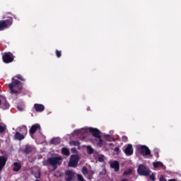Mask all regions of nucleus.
<instances>
[{
    "label": "nucleus",
    "instance_id": "obj_1",
    "mask_svg": "<svg viewBox=\"0 0 181 181\" xmlns=\"http://www.w3.org/2000/svg\"><path fill=\"white\" fill-rule=\"evenodd\" d=\"M21 81H25V79H23V77H22L21 75H16L15 77L12 78V82L11 83L8 84V88L11 93V94H19V92L18 90H15V87H17V88L21 91L23 88L22 86V83H21Z\"/></svg>",
    "mask_w": 181,
    "mask_h": 181
},
{
    "label": "nucleus",
    "instance_id": "obj_2",
    "mask_svg": "<svg viewBox=\"0 0 181 181\" xmlns=\"http://www.w3.org/2000/svg\"><path fill=\"white\" fill-rule=\"evenodd\" d=\"M63 162V158L62 156L50 157L46 160L42 161L43 166H52L54 170L57 169V166H60Z\"/></svg>",
    "mask_w": 181,
    "mask_h": 181
},
{
    "label": "nucleus",
    "instance_id": "obj_3",
    "mask_svg": "<svg viewBox=\"0 0 181 181\" xmlns=\"http://www.w3.org/2000/svg\"><path fill=\"white\" fill-rule=\"evenodd\" d=\"M12 23H13V18L12 17H9L6 20H1L0 21V32L2 30H5V29H8L10 26H12Z\"/></svg>",
    "mask_w": 181,
    "mask_h": 181
},
{
    "label": "nucleus",
    "instance_id": "obj_4",
    "mask_svg": "<svg viewBox=\"0 0 181 181\" xmlns=\"http://www.w3.org/2000/svg\"><path fill=\"white\" fill-rule=\"evenodd\" d=\"M137 173H139L140 176H149V175H151V170L146 165L141 164L138 167Z\"/></svg>",
    "mask_w": 181,
    "mask_h": 181
},
{
    "label": "nucleus",
    "instance_id": "obj_5",
    "mask_svg": "<svg viewBox=\"0 0 181 181\" xmlns=\"http://www.w3.org/2000/svg\"><path fill=\"white\" fill-rule=\"evenodd\" d=\"M15 59V57L13 56V54L11 52H5L2 56V60L4 63H6V64L9 63H12Z\"/></svg>",
    "mask_w": 181,
    "mask_h": 181
},
{
    "label": "nucleus",
    "instance_id": "obj_6",
    "mask_svg": "<svg viewBox=\"0 0 181 181\" xmlns=\"http://www.w3.org/2000/svg\"><path fill=\"white\" fill-rule=\"evenodd\" d=\"M79 160L80 157H78V155H71L69 163V168H77Z\"/></svg>",
    "mask_w": 181,
    "mask_h": 181
},
{
    "label": "nucleus",
    "instance_id": "obj_7",
    "mask_svg": "<svg viewBox=\"0 0 181 181\" xmlns=\"http://www.w3.org/2000/svg\"><path fill=\"white\" fill-rule=\"evenodd\" d=\"M139 151L143 156H151V150L145 145L139 146Z\"/></svg>",
    "mask_w": 181,
    "mask_h": 181
},
{
    "label": "nucleus",
    "instance_id": "obj_8",
    "mask_svg": "<svg viewBox=\"0 0 181 181\" xmlns=\"http://www.w3.org/2000/svg\"><path fill=\"white\" fill-rule=\"evenodd\" d=\"M42 127H40V124H33L29 129V134L30 135H35L36 134V132L41 131Z\"/></svg>",
    "mask_w": 181,
    "mask_h": 181
},
{
    "label": "nucleus",
    "instance_id": "obj_9",
    "mask_svg": "<svg viewBox=\"0 0 181 181\" xmlns=\"http://www.w3.org/2000/svg\"><path fill=\"white\" fill-rule=\"evenodd\" d=\"M88 131L90 134H92L93 136H94V138H100V136H101V132H100V130H98V129H95V128H93V127H90L88 129Z\"/></svg>",
    "mask_w": 181,
    "mask_h": 181
},
{
    "label": "nucleus",
    "instance_id": "obj_10",
    "mask_svg": "<svg viewBox=\"0 0 181 181\" xmlns=\"http://www.w3.org/2000/svg\"><path fill=\"white\" fill-rule=\"evenodd\" d=\"M7 161L8 157L0 156V172H2V169L5 168Z\"/></svg>",
    "mask_w": 181,
    "mask_h": 181
},
{
    "label": "nucleus",
    "instance_id": "obj_11",
    "mask_svg": "<svg viewBox=\"0 0 181 181\" xmlns=\"http://www.w3.org/2000/svg\"><path fill=\"white\" fill-rule=\"evenodd\" d=\"M110 168L114 169L115 172H119V162L115 160L110 162Z\"/></svg>",
    "mask_w": 181,
    "mask_h": 181
},
{
    "label": "nucleus",
    "instance_id": "obj_12",
    "mask_svg": "<svg viewBox=\"0 0 181 181\" xmlns=\"http://www.w3.org/2000/svg\"><path fill=\"white\" fill-rule=\"evenodd\" d=\"M124 152L127 156H131V155L134 153V148H132V144H128Z\"/></svg>",
    "mask_w": 181,
    "mask_h": 181
},
{
    "label": "nucleus",
    "instance_id": "obj_13",
    "mask_svg": "<svg viewBox=\"0 0 181 181\" xmlns=\"http://www.w3.org/2000/svg\"><path fill=\"white\" fill-rule=\"evenodd\" d=\"M66 176H67L66 178H65L66 181H71L73 179H74V172L72 170H68L65 172Z\"/></svg>",
    "mask_w": 181,
    "mask_h": 181
},
{
    "label": "nucleus",
    "instance_id": "obj_14",
    "mask_svg": "<svg viewBox=\"0 0 181 181\" xmlns=\"http://www.w3.org/2000/svg\"><path fill=\"white\" fill-rule=\"evenodd\" d=\"M34 108L37 112H43L45 111V105L42 104L35 103Z\"/></svg>",
    "mask_w": 181,
    "mask_h": 181
},
{
    "label": "nucleus",
    "instance_id": "obj_15",
    "mask_svg": "<svg viewBox=\"0 0 181 181\" xmlns=\"http://www.w3.org/2000/svg\"><path fill=\"white\" fill-rule=\"evenodd\" d=\"M26 136H25V134H22V133L19 132H16L15 135H14V138L15 139H17V141H23V139H25Z\"/></svg>",
    "mask_w": 181,
    "mask_h": 181
},
{
    "label": "nucleus",
    "instance_id": "obj_16",
    "mask_svg": "<svg viewBox=\"0 0 181 181\" xmlns=\"http://www.w3.org/2000/svg\"><path fill=\"white\" fill-rule=\"evenodd\" d=\"M9 107V103L6 101V99L4 98V100L1 101V108H2V110H8Z\"/></svg>",
    "mask_w": 181,
    "mask_h": 181
},
{
    "label": "nucleus",
    "instance_id": "obj_17",
    "mask_svg": "<svg viewBox=\"0 0 181 181\" xmlns=\"http://www.w3.org/2000/svg\"><path fill=\"white\" fill-rule=\"evenodd\" d=\"M13 172H19L21 170V168H22V164L21 163L16 162L13 163Z\"/></svg>",
    "mask_w": 181,
    "mask_h": 181
},
{
    "label": "nucleus",
    "instance_id": "obj_18",
    "mask_svg": "<svg viewBox=\"0 0 181 181\" xmlns=\"http://www.w3.org/2000/svg\"><path fill=\"white\" fill-rule=\"evenodd\" d=\"M19 132L26 136V135H28V127L25 125L22 126L19 129Z\"/></svg>",
    "mask_w": 181,
    "mask_h": 181
},
{
    "label": "nucleus",
    "instance_id": "obj_19",
    "mask_svg": "<svg viewBox=\"0 0 181 181\" xmlns=\"http://www.w3.org/2000/svg\"><path fill=\"white\" fill-rule=\"evenodd\" d=\"M62 155H65V156H69L70 155V150L69 148L64 147L62 149Z\"/></svg>",
    "mask_w": 181,
    "mask_h": 181
},
{
    "label": "nucleus",
    "instance_id": "obj_20",
    "mask_svg": "<svg viewBox=\"0 0 181 181\" xmlns=\"http://www.w3.org/2000/svg\"><path fill=\"white\" fill-rule=\"evenodd\" d=\"M69 145H71V146H78V148H80V141H69Z\"/></svg>",
    "mask_w": 181,
    "mask_h": 181
},
{
    "label": "nucleus",
    "instance_id": "obj_21",
    "mask_svg": "<svg viewBox=\"0 0 181 181\" xmlns=\"http://www.w3.org/2000/svg\"><path fill=\"white\" fill-rule=\"evenodd\" d=\"M33 151V147L30 146H26L24 150L25 153L28 154L30 153Z\"/></svg>",
    "mask_w": 181,
    "mask_h": 181
},
{
    "label": "nucleus",
    "instance_id": "obj_22",
    "mask_svg": "<svg viewBox=\"0 0 181 181\" xmlns=\"http://www.w3.org/2000/svg\"><path fill=\"white\" fill-rule=\"evenodd\" d=\"M86 151L88 155H93V153H94V148H93L91 146H87Z\"/></svg>",
    "mask_w": 181,
    "mask_h": 181
},
{
    "label": "nucleus",
    "instance_id": "obj_23",
    "mask_svg": "<svg viewBox=\"0 0 181 181\" xmlns=\"http://www.w3.org/2000/svg\"><path fill=\"white\" fill-rule=\"evenodd\" d=\"M153 165L154 168H163V163H162L160 161H158V162L153 163Z\"/></svg>",
    "mask_w": 181,
    "mask_h": 181
},
{
    "label": "nucleus",
    "instance_id": "obj_24",
    "mask_svg": "<svg viewBox=\"0 0 181 181\" xmlns=\"http://www.w3.org/2000/svg\"><path fill=\"white\" fill-rule=\"evenodd\" d=\"M97 139H98V142L97 143V146H98V148H101V146H103L104 144V141L102 140L101 136H100V138H97Z\"/></svg>",
    "mask_w": 181,
    "mask_h": 181
},
{
    "label": "nucleus",
    "instance_id": "obj_25",
    "mask_svg": "<svg viewBox=\"0 0 181 181\" xmlns=\"http://www.w3.org/2000/svg\"><path fill=\"white\" fill-rule=\"evenodd\" d=\"M153 153H154V156H156V158H159V149L158 148H155L153 150Z\"/></svg>",
    "mask_w": 181,
    "mask_h": 181
},
{
    "label": "nucleus",
    "instance_id": "obj_26",
    "mask_svg": "<svg viewBox=\"0 0 181 181\" xmlns=\"http://www.w3.org/2000/svg\"><path fill=\"white\" fill-rule=\"evenodd\" d=\"M82 173H83V175H87V173H88V169L87 168V167H86V166L83 167Z\"/></svg>",
    "mask_w": 181,
    "mask_h": 181
},
{
    "label": "nucleus",
    "instance_id": "obj_27",
    "mask_svg": "<svg viewBox=\"0 0 181 181\" xmlns=\"http://www.w3.org/2000/svg\"><path fill=\"white\" fill-rule=\"evenodd\" d=\"M132 173V170L131 169L124 171V175L125 176H128V175H131Z\"/></svg>",
    "mask_w": 181,
    "mask_h": 181
},
{
    "label": "nucleus",
    "instance_id": "obj_28",
    "mask_svg": "<svg viewBox=\"0 0 181 181\" xmlns=\"http://www.w3.org/2000/svg\"><path fill=\"white\" fill-rule=\"evenodd\" d=\"M55 53H56L57 57L58 58L62 57V51L57 49Z\"/></svg>",
    "mask_w": 181,
    "mask_h": 181
},
{
    "label": "nucleus",
    "instance_id": "obj_29",
    "mask_svg": "<svg viewBox=\"0 0 181 181\" xmlns=\"http://www.w3.org/2000/svg\"><path fill=\"white\" fill-rule=\"evenodd\" d=\"M6 130V127L0 125V134H4V132Z\"/></svg>",
    "mask_w": 181,
    "mask_h": 181
},
{
    "label": "nucleus",
    "instance_id": "obj_30",
    "mask_svg": "<svg viewBox=\"0 0 181 181\" xmlns=\"http://www.w3.org/2000/svg\"><path fill=\"white\" fill-rule=\"evenodd\" d=\"M17 110H18V111L22 112V111H24V110H25V107H23V105H18V106H17Z\"/></svg>",
    "mask_w": 181,
    "mask_h": 181
},
{
    "label": "nucleus",
    "instance_id": "obj_31",
    "mask_svg": "<svg viewBox=\"0 0 181 181\" xmlns=\"http://www.w3.org/2000/svg\"><path fill=\"white\" fill-rule=\"evenodd\" d=\"M149 177H150L151 180H152V181L156 180V177H155V174H153V173H152L151 175H149Z\"/></svg>",
    "mask_w": 181,
    "mask_h": 181
},
{
    "label": "nucleus",
    "instance_id": "obj_32",
    "mask_svg": "<svg viewBox=\"0 0 181 181\" xmlns=\"http://www.w3.org/2000/svg\"><path fill=\"white\" fill-rule=\"evenodd\" d=\"M57 141H58L57 139H52L51 140V144L56 145V144H59V142H57Z\"/></svg>",
    "mask_w": 181,
    "mask_h": 181
},
{
    "label": "nucleus",
    "instance_id": "obj_33",
    "mask_svg": "<svg viewBox=\"0 0 181 181\" xmlns=\"http://www.w3.org/2000/svg\"><path fill=\"white\" fill-rule=\"evenodd\" d=\"M77 177H78V180L79 181H86V180H84V177H83V175L79 174V175H77Z\"/></svg>",
    "mask_w": 181,
    "mask_h": 181
},
{
    "label": "nucleus",
    "instance_id": "obj_34",
    "mask_svg": "<svg viewBox=\"0 0 181 181\" xmlns=\"http://www.w3.org/2000/svg\"><path fill=\"white\" fill-rule=\"evenodd\" d=\"M104 161V156L98 157V162L103 163Z\"/></svg>",
    "mask_w": 181,
    "mask_h": 181
},
{
    "label": "nucleus",
    "instance_id": "obj_35",
    "mask_svg": "<svg viewBox=\"0 0 181 181\" xmlns=\"http://www.w3.org/2000/svg\"><path fill=\"white\" fill-rule=\"evenodd\" d=\"M35 179H40V173H37L35 174Z\"/></svg>",
    "mask_w": 181,
    "mask_h": 181
},
{
    "label": "nucleus",
    "instance_id": "obj_36",
    "mask_svg": "<svg viewBox=\"0 0 181 181\" xmlns=\"http://www.w3.org/2000/svg\"><path fill=\"white\" fill-rule=\"evenodd\" d=\"M123 142H127V141H128V137H127L126 136H122V138Z\"/></svg>",
    "mask_w": 181,
    "mask_h": 181
},
{
    "label": "nucleus",
    "instance_id": "obj_37",
    "mask_svg": "<svg viewBox=\"0 0 181 181\" xmlns=\"http://www.w3.org/2000/svg\"><path fill=\"white\" fill-rule=\"evenodd\" d=\"M71 152H72V153H77V149H76V148H72Z\"/></svg>",
    "mask_w": 181,
    "mask_h": 181
},
{
    "label": "nucleus",
    "instance_id": "obj_38",
    "mask_svg": "<svg viewBox=\"0 0 181 181\" xmlns=\"http://www.w3.org/2000/svg\"><path fill=\"white\" fill-rule=\"evenodd\" d=\"M105 139H106L107 141H111L110 139H108V138H111V136H110V134L106 135V136H105Z\"/></svg>",
    "mask_w": 181,
    "mask_h": 181
},
{
    "label": "nucleus",
    "instance_id": "obj_39",
    "mask_svg": "<svg viewBox=\"0 0 181 181\" xmlns=\"http://www.w3.org/2000/svg\"><path fill=\"white\" fill-rule=\"evenodd\" d=\"M115 152H119V148L118 147H115L114 149Z\"/></svg>",
    "mask_w": 181,
    "mask_h": 181
},
{
    "label": "nucleus",
    "instance_id": "obj_40",
    "mask_svg": "<svg viewBox=\"0 0 181 181\" xmlns=\"http://www.w3.org/2000/svg\"><path fill=\"white\" fill-rule=\"evenodd\" d=\"M159 181H166V180L165 179V177H160Z\"/></svg>",
    "mask_w": 181,
    "mask_h": 181
},
{
    "label": "nucleus",
    "instance_id": "obj_41",
    "mask_svg": "<svg viewBox=\"0 0 181 181\" xmlns=\"http://www.w3.org/2000/svg\"><path fill=\"white\" fill-rule=\"evenodd\" d=\"M88 179L89 180H91V179H93V176L90 175H88Z\"/></svg>",
    "mask_w": 181,
    "mask_h": 181
},
{
    "label": "nucleus",
    "instance_id": "obj_42",
    "mask_svg": "<svg viewBox=\"0 0 181 181\" xmlns=\"http://www.w3.org/2000/svg\"><path fill=\"white\" fill-rule=\"evenodd\" d=\"M90 175L93 176V175H94V171H90Z\"/></svg>",
    "mask_w": 181,
    "mask_h": 181
},
{
    "label": "nucleus",
    "instance_id": "obj_43",
    "mask_svg": "<svg viewBox=\"0 0 181 181\" xmlns=\"http://www.w3.org/2000/svg\"><path fill=\"white\" fill-rule=\"evenodd\" d=\"M121 181H128V179L124 178V179L121 180Z\"/></svg>",
    "mask_w": 181,
    "mask_h": 181
},
{
    "label": "nucleus",
    "instance_id": "obj_44",
    "mask_svg": "<svg viewBox=\"0 0 181 181\" xmlns=\"http://www.w3.org/2000/svg\"><path fill=\"white\" fill-rule=\"evenodd\" d=\"M168 181H176L175 179H170V180H168Z\"/></svg>",
    "mask_w": 181,
    "mask_h": 181
},
{
    "label": "nucleus",
    "instance_id": "obj_45",
    "mask_svg": "<svg viewBox=\"0 0 181 181\" xmlns=\"http://www.w3.org/2000/svg\"><path fill=\"white\" fill-rule=\"evenodd\" d=\"M2 105V100L0 99V106Z\"/></svg>",
    "mask_w": 181,
    "mask_h": 181
},
{
    "label": "nucleus",
    "instance_id": "obj_46",
    "mask_svg": "<svg viewBox=\"0 0 181 181\" xmlns=\"http://www.w3.org/2000/svg\"><path fill=\"white\" fill-rule=\"evenodd\" d=\"M35 181H40L39 180H35Z\"/></svg>",
    "mask_w": 181,
    "mask_h": 181
},
{
    "label": "nucleus",
    "instance_id": "obj_47",
    "mask_svg": "<svg viewBox=\"0 0 181 181\" xmlns=\"http://www.w3.org/2000/svg\"><path fill=\"white\" fill-rule=\"evenodd\" d=\"M0 180H1V176H0Z\"/></svg>",
    "mask_w": 181,
    "mask_h": 181
}]
</instances>
